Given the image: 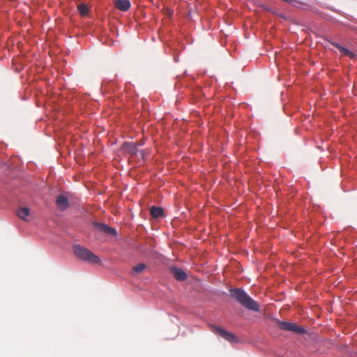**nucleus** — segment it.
Returning <instances> with one entry per match:
<instances>
[{"label": "nucleus", "instance_id": "7", "mask_svg": "<svg viewBox=\"0 0 357 357\" xmlns=\"http://www.w3.org/2000/svg\"><path fill=\"white\" fill-rule=\"evenodd\" d=\"M170 271L174 278L178 281H184L187 279V274L181 268L172 266Z\"/></svg>", "mask_w": 357, "mask_h": 357}, {"label": "nucleus", "instance_id": "9", "mask_svg": "<svg viewBox=\"0 0 357 357\" xmlns=\"http://www.w3.org/2000/svg\"><path fill=\"white\" fill-rule=\"evenodd\" d=\"M115 7L121 11L126 12L130 8V2L129 0H115Z\"/></svg>", "mask_w": 357, "mask_h": 357}, {"label": "nucleus", "instance_id": "11", "mask_svg": "<svg viewBox=\"0 0 357 357\" xmlns=\"http://www.w3.org/2000/svg\"><path fill=\"white\" fill-rule=\"evenodd\" d=\"M150 214L153 218H158L164 215V211L161 207L152 206L150 209Z\"/></svg>", "mask_w": 357, "mask_h": 357}, {"label": "nucleus", "instance_id": "8", "mask_svg": "<svg viewBox=\"0 0 357 357\" xmlns=\"http://www.w3.org/2000/svg\"><path fill=\"white\" fill-rule=\"evenodd\" d=\"M56 204L60 210L64 211L69 206V202L66 196L60 195L56 198Z\"/></svg>", "mask_w": 357, "mask_h": 357}, {"label": "nucleus", "instance_id": "10", "mask_svg": "<svg viewBox=\"0 0 357 357\" xmlns=\"http://www.w3.org/2000/svg\"><path fill=\"white\" fill-rule=\"evenodd\" d=\"M17 216L24 221H29L30 210L27 207H20L17 211Z\"/></svg>", "mask_w": 357, "mask_h": 357}, {"label": "nucleus", "instance_id": "6", "mask_svg": "<svg viewBox=\"0 0 357 357\" xmlns=\"http://www.w3.org/2000/svg\"><path fill=\"white\" fill-rule=\"evenodd\" d=\"M93 226L95 228L100 231L101 232L109 234L111 236H116L117 232L114 228L110 227L108 225L100 223V222H93Z\"/></svg>", "mask_w": 357, "mask_h": 357}, {"label": "nucleus", "instance_id": "3", "mask_svg": "<svg viewBox=\"0 0 357 357\" xmlns=\"http://www.w3.org/2000/svg\"><path fill=\"white\" fill-rule=\"evenodd\" d=\"M211 330L213 333L221 336L222 338L229 342H236L237 341L236 337L234 333L226 331L222 327L211 325Z\"/></svg>", "mask_w": 357, "mask_h": 357}, {"label": "nucleus", "instance_id": "2", "mask_svg": "<svg viewBox=\"0 0 357 357\" xmlns=\"http://www.w3.org/2000/svg\"><path fill=\"white\" fill-rule=\"evenodd\" d=\"M73 252L78 259L89 264H100L101 263V260L98 256L80 245H75L73 246Z\"/></svg>", "mask_w": 357, "mask_h": 357}, {"label": "nucleus", "instance_id": "5", "mask_svg": "<svg viewBox=\"0 0 357 357\" xmlns=\"http://www.w3.org/2000/svg\"><path fill=\"white\" fill-rule=\"evenodd\" d=\"M122 150L129 153L130 155H136L138 153H139L142 158L144 157V153L142 151H139L137 145L132 142H125L122 145Z\"/></svg>", "mask_w": 357, "mask_h": 357}, {"label": "nucleus", "instance_id": "14", "mask_svg": "<svg viewBox=\"0 0 357 357\" xmlns=\"http://www.w3.org/2000/svg\"><path fill=\"white\" fill-rule=\"evenodd\" d=\"M77 9L80 15L82 16L86 15L89 11V7L84 3L78 5Z\"/></svg>", "mask_w": 357, "mask_h": 357}, {"label": "nucleus", "instance_id": "13", "mask_svg": "<svg viewBox=\"0 0 357 357\" xmlns=\"http://www.w3.org/2000/svg\"><path fill=\"white\" fill-rule=\"evenodd\" d=\"M334 47H337L344 55L349 56V57H353L354 54L349 50L348 49L342 47L338 43H331Z\"/></svg>", "mask_w": 357, "mask_h": 357}, {"label": "nucleus", "instance_id": "1", "mask_svg": "<svg viewBox=\"0 0 357 357\" xmlns=\"http://www.w3.org/2000/svg\"><path fill=\"white\" fill-rule=\"evenodd\" d=\"M230 296L240 303L247 310L259 312V305L254 301L247 293L239 288L231 289L229 290Z\"/></svg>", "mask_w": 357, "mask_h": 357}, {"label": "nucleus", "instance_id": "12", "mask_svg": "<svg viewBox=\"0 0 357 357\" xmlns=\"http://www.w3.org/2000/svg\"><path fill=\"white\" fill-rule=\"evenodd\" d=\"M146 266L145 264L139 263L132 267L131 274L132 276H135V275L141 273L142 272H143L146 269Z\"/></svg>", "mask_w": 357, "mask_h": 357}, {"label": "nucleus", "instance_id": "4", "mask_svg": "<svg viewBox=\"0 0 357 357\" xmlns=\"http://www.w3.org/2000/svg\"><path fill=\"white\" fill-rule=\"evenodd\" d=\"M278 324L280 328L284 331H291L299 334H305L307 333L304 328L294 323L278 321Z\"/></svg>", "mask_w": 357, "mask_h": 357}]
</instances>
